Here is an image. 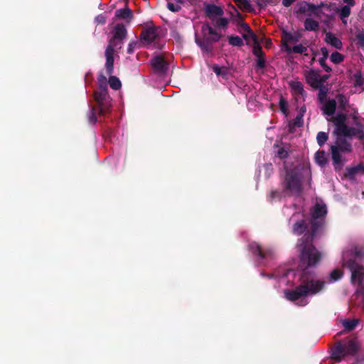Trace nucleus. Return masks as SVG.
Segmentation results:
<instances>
[{
  "instance_id": "nucleus-1",
  "label": "nucleus",
  "mask_w": 364,
  "mask_h": 364,
  "mask_svg": "<svg viewBox=\"0 0 364 364\" xmlns=\"http://www.w3.org/2000/svg\"><path fill=\"white\" fill-rule=\"evenodd\" d=\"M316 236L315 234L306 232L297 240L299 267L303 268L299 277L300 284L294 289L284 291L287 299L291 301H299L301 306L306 305L307 302L304 301L306 296L315 295L325 287V282L316 279L314 274L308 270L309 267L315 266L321 259V253L313 244Z\"/></svg>"
},
{
  "instance_id": "nucleus-2",
  "label": "nucleus",
  "mask_w": 364,
  "mask_h": 364,
  "mask_svg": "<svg viewBox=\"0 0 364 364\" xmlns=\"http://www.w3.org/2000/svg\"><path fill=\"white\" fill-rule=\"evenodd\" d=\"M201 38L196 36V43L202 52L206 54L213 51V44L218 42L223 35L218 33L208 22H205L201 27Z\"/></svg>"
},
{
  "instance_id": "nucleus-3",
  "label": "nucleus",
  "mask_w": 364,
  "mask_h": 364,
  "mask_svg": "<svg viewBox=\"0 0 364 364\" xmlns=\"http://www.w3.org/2000/svg\"><path fill=\"white\" fill-rule=\"evenodd\" d=\"M335 144L331 146L333 165L336 171L338 172L343 168L345 159L342 158L341 153H350L352 145L345 139L344 136L336 135Z\"/></svg>"
},
{
  "instance_id": "nucleus-4",
  "label": "nucleus",
  "mask_w": 364,
  "mask_h": 364,
  "mask_svg": "<svg viewBox=\"0 0 364 364\" xmlns=\"http://www.w3.org/2000/svg\"><path fill=\"white\" fill-rule=\"evenodd\" d=\"M98 90L94 92V99L99 107L100 114H107L111 111V97L108 94L107 77L102 73L98 77Z\"/></svg>"
},
{
  "instance_id": "nucleus-5",
  "label": "nucleus",
  "mask_w": 364,
  "mask_h": 364,
  "mask_svg": "<svg viewBox=\"0 0 364 364\" xmlns=\"http://www.w3.org/2000/svg\"><path fill=\"white\" fill-rule=\"evenodd\" d=\"M360 348L357 338H346L343 343L338 342L332 350L331 358L340 362L347 355H355Z\"/></svg>"
},
{
  "instance_id": "nucleus-6",
  "label": "nucleus",
  "mask_w": 364,
  "mask_h": 364,
  "mask_svg": "<svg viewBox=\"0 0 364 364\" xmlns=\"http://www.w3.org/2000/svg\"><path fill=\"white\" fill-rule=\"evenodd\" d=\"M282 186L287 196H300L303 191L301 174L296 169L287 170Z\"/></svg>"
},
{
  "instance_id": "nucleus-7",
  "label": "nucleus",
  "mask_w": 364,
  "mask_h": 364,
  "mask_svg": "<svg viewBox=\"0 0 364 364\" xmlns=\"http://www.w3.org/2000/svg\"><path fill=\"white\" fill-rule=\"evenodd\" d=\"M353 252L350 251L343 252L342 255L343 266L348 267L351 272V282L361 285L364 277V267L357 263L353 259H348Z\"/></svg>"
},
{
  "instance_id": "nucleus-8",
  "label": "nucleus",
  "mask_w": 364,
  "mask_h": 364,
  "mask_svg": "<svg viewBox=\"0 0 364 364\" xmlns=\"http://www.w3.org/2000/svg\"><path fill=\"white\" fill-rule=\"evenodd\" d=\"M327 213L326 206L316 203L311 210V228L309 233L316 235L318 232L323 227L325 224V216Z\"/></svg>"
},
{
  "instance_id": "nucleus-9",
  "label": "nucleus",
  "mask_w": 364,
  "mask_h": 364,
  "mask_svg": "<svg viewBox=\"0 0 364 364\" xmlns=\"http://www.w3.org/2000/svg\"><path fill=\"white\" fill-rule=\"evenodd\" d=\"M127 34V31L125 26L123 23H117L114 28L113 36L109 40L108 46L114 48L121 46Z\"/></svg>"
},
{
  "instance_id": "nucleus-10",
  "label": "nucleus",
  "mask_w": 364,
  "mask_h": 364,
  "mask_svg": "<svg viewBox=\"0 0 364 364\" xmlns=\"http://www.w3.org/2000/svg\"><path fill=\"white\" fill-rule=\"evenodd\" d=\"M311 220L308 218H303L296 220L291 227V232L294 235L299 236L304 235L310 231Z\"/></svg>"
},
{
  "instance_id": "nucleus-11",
  "label": "nucleus",
  "mask_w": 364,
  "mask_h": 364,
  "mask_svg": "<svg viewBox=\"0 0 364 364\" xmlns=\"http://www.w3.org/2000/svg\"><path fill=\"white\" fill-rule=\"evenodd\" d=\"M358 128L356 129L355 127H348V125L346 126L345 129L343 128L341 132H339L337 135H341L344 136L345 137H356L359 139L360 140L364 139V131H363V126L360 124H356Z\"/></svg>"
},
{
  "instance_id": "nucleus-12",
  "label": "nucleus",
  "mask_w": 364,
  "mask_h": 364,
  "mask_svg": "<svg viewBox=\"0 0 364 364\" xmlns=\"http://www.w3.org/2000/svg\"><path fill=\"white\" fill-rule=\"evenodd\" d=\"M204 13L205 16L215 21L218 16H223L224 14L223 9L213 4H205L204 5Z\"/></svg>"
},
{
  "instance_id": "nucleus-13",
  "label": "nucleus",
  "mask_w": 364,
  "mask_h": 364,
  "mask_svg": "<svg viewBox=\"0 0 364 364\" xmlns=\"http://www.w3.org/2000/svg\"><path fill=\"white\" fill-rule=\"evenodd\" d=\"M151 65L154 72L159 74H165L168 68V63L163 56L156 55L151 60Z\"/></svg>"
},
{
  "instance_id": "nucleus-14",
  "label": "nucleus",
  "mask_w": 364,
  "mask_h": 364,
  "mask_svg": "<svg viewBox=\"0 0 364 364\" xmlns=\"http://www.w3.org/2000/svg\"><path fill=\"white\" fill-rule=\"evenodd\" d=\"M114 48L111 46H107L105 49V68L107 71V74L109 75H112L114 72Z\"/></svg>"
},
{
  "instance_id": "nucleus-15",
  "label": "nucleus",
  "mask_w": 364,
  "mask_h": 364,
  "mask_svg": "<svg viewBox=\"0 0 364 364\" xmlns=\"http://www.w3.org/2000/svg\"><path fill=\"white\" fill-rule=\"evenodd\" d=\"M158 34L154 27H146L144 28L141 34L140 39L142 42L151 44L157 38Z\"/></svg>"
},
{
  "instance_id": "nucleus-16",
  "label": "nucleus",
  "mask_w": 364,
  "mask_h": 364,
  "mask_svg": "<svg viewBox=\"0 0 364 364\" xmlns=\"http://www.w3.org/2000/svg\"><path fill=\"white\" fill-rule=\"evenodd\" d=\"M250 250L253 255H257L260 259H265L272 255L270 250H264L259 244L256 242H252L249 245Z\"/></svg>"
},
{
  "instance_id": "nucleus-17",
  "label": "nucleus",
  "mask_w": 364,
  "mask_h": 364,
  "mask_svg": "<svg viewBox=\"0 0 364 364\" xmlns=\"http://www.w3.org/2000/svg\"><path fill=\"white\" fill-rule=\"evenodd\" d=\"M306 82L314 89H318L321 87L320 75L314 70H311L306 75Z\"/></svg>"
},
{
  "instance_id": "nucleus-18",
  "label": "nucleus",
  "mask_w": 364,
  "mask_h": 364,
  "mask_svg": "<svg viewBox=\"0 0 364 364\" xmlns=\"http://www.w3.org/2000/svg\"><path fill=\"white\" fill-rule=\"evenodd\" d=\"M346 114L344 113H338L334 117H333V122L335 125V130L333 134L337 135L347 125L346 124Z\"/></svg>"
},
{
  "instance_id": "nucleus-19",
  "label": "nucleus",
  "mask_w": 364,
  "mask_h": 364,
  "mask_svg": "<svg viewBox=\"0 0 364 364\" xmlns=\"http://www.w3.org/2000/svg\"><path fill=\"white\" fill-rule=\"evenodd\" d=\"M300 36L299 35H293L291 33L283 30L282 32V43L287 48V46H289V43H296L299 41Z\"/></svg>"
},
{
  "instance_id": "nucleus-20",
  "label": "nucleus",
  "mask_w": 364,
  "mask_h": 364,
  "mask_svg": "<svg viewBox=\"0 0 364 364\" xmlns=\"http://www.w3.org/2000/svg\"><path fill=\"white\" fill-rule=\"evenodd\" d=\"M323 106V113L328 116H332L336 109V100L335 99H329L324 102Z\"/></svg>"
},
{
  "instance_id": "nucleus-21",
  "label": "nucleus",
  "mask_w": 364,
  "mask_h": 364,
  "mask_svg": "<svg viewBox=\"0 0 364 364\" xmlns=\"http://www.w3.org/2000/svg\"><path fill=\"white\" fill-rule=\"evenodd\" d=\"M325 41L327 43L337 49L341 50L343 48L341 41L331 32L326 33Z\"/></svg>"
},
{
  "instance_id": "nucleus-22",
  "label": "nucleus",
  "mask_w": 364,
  "mask_h": 364,
  "mask_svg": "<svg viewBox=\"0 0 364 364\" xmlns=\"http://www.w3.org/2000/svg\"><path fill=\"white\" fill-rule=\"evenodd\" d=\"M358 174H364V165L360 164L353 167L346 168V176L349 178H353Z\"/></svg>"
},
{
  "instance_id": "nucleus-23",
  "label": "nucleus",
  "mask_w": 364,
  "mask_h": 364,
  "mask_svg": "<svg viewBox=\"0 0 364 364\" xmlns=\"http://www.w3.org/2000/svg\"><path fill=\"white\" fill-rule=\"evenodd\" d=\"M115 16L129 21L133 18L132 11L126 7L124 9H118L115 11Z\"/></svg>"
},
{
  "instance_id": "nucleus-24",
  "label": "nucleus",
  "mask_w": 364,
  "mask_h": 364,
  "mask_svg": "<svg viewBox=\"0 0 364 364\" xmlns=\"http://www.w3.org/2000/svg\"><path fill=\"white\" fill-rule=\"evenodd\" d=\"M304 28L306 31H316L319 28V23L311 18H307L304 21Z\"/></svg>"
},
{
  "instance_id": "nucleus-25",
  "label": "nucleus",
  "mask_w": 364,
  "mask_h": 364,
  "mask_svg": "<svg viewBox=\"0 0 364 364\" xmlns=\"http://www.w3.org/2000/svg\"><path fill=\"white\" fill-rule=\"evenodd\" d=\"M315 161L321 167L326 166L328 164L326 152L323 150H318L315 154Z\"/></svg>"
},
{
  "instance_id": "nucleus-26",
  "label": "nucleus",
  "mask_w": 364,
  "mask_h": 364,
  "mask_svg": "<svg viewBox=\"0 0 364 364\" xmlns=\"http://www.w3.org/2000/svg\"><path fill=\"white\" fill-rule=\"evenodd\" d=\"M360 322V319H345L342 321V324L345 331L348 332L353 331Z\"/></svg>"
},
{
  "instance_id": "nucleus-27",
  "label": "nucleus",
  "mask_w": 364,
  "mask_h": 364,
  "mask_svg": "<svg viewBox=\"0 0 364 364\" xmlns=\"http://www.w3.org/2000/svg\"><path fill=\"white\" fill-rule=\"evenodd\" d=\"M214 23V26L215 28L225 30L228 27L229 19L223 16H218Z\"/></svg>"
},
{
  "instance_id": "nucleus-28",
  "label": "nucleus",
  "mask_w": 364,
  "mask_h": 364,
  "mask_svg": "<svg viewBox=\"0 0 364 364\" xmlns=\"http://www.w3.org/2000/svg\"><path fill=\"white\" fill-rule=\"evenodd\" d=\"M351 7L350 6L344 5L341 9H337L336 12L339 14V17L343 22L346 23L345 19L350 15Z\"/></svg>"
},
{
  "instance_id": "nucleus-29",
  "label": "nucleus",
  "mask_w": 364,
  "mask_h": 364,
  "mask_svg": "<svg viewBox=\"0 0 364 364\" xmlns=\"http://www.w3.org/2000/svg\"><path fill=\"white\" fill-rule=\"evenodd\" d=\"M336 103H338V108L342 111H346L348 106V100L343 94H338L336 95Z\"/></svg>"
},
{
  "instance_id": "nucleus-30",
  "label": "nucleus",
  "mask_w": 364,
  "mask_h": 364,
  "mask_svg": "<svg viewBox=\"0 0 364 364\" xmlns=\"http://www.w3.org/2000/svg\"><path fill=\"white\" fill-rule=\"evenodd\" d=\"M304 124L303 117L297 115L292 121L289 123V129L292 132L296 127H301Z\"/></svg>"
},
{
  "instance_id": "nucleus-31",
  "label": "nucleus",
  "mask_w": 364,
  "mask_h": 364,
  "mask_svg": "<svg viewBox=\"0 0 364 364\" xmlns=\"http://www.w3.org/2000/svg\"><path fill=\"white\" fill-rule=\"evenodd\" d=\"M306 50L307 48L301 44L294 46L292 48L290 47L289 46H287V48H285V51L287 52L288 53H294L302 54L305 53Z\"/></svg>"
},
{
  "instance_id": "nucleus-32",
  "label": "nucleus",
  "mask_w": 364,
  "mask_h": 364,
  "mask_svg": "<svg viewBox=\"0 0 364 364\" xmlns=\"http://www.w3.org/2000/svg\"><path fill=\"white\" fill-rule=\"evenodd\" d=\"M253 42V48H252V53L254 55L257 57L264 56V53L262 50V46L259 43L258 38L256 37V38L252 39Z\"/></svg>"
},
{
  "instance_id": "nucleus-33",
  "label": "nucleus",
  "mask_w": 364,
  "mask_h": 364,
  "mask_svg": "<svg viewBox=\"0 0 364 364\" xmlns=\"http://www.w3.org/2000/svg\"><path fill=\"white\" fill-rule=\"evenodd\" d=\"M237 6L242 10L245 11H251L252 10V5L248 0H233Z\"/></svg>"
},
{
  "instance_id": "nucleus-34",
  "label": "nucleus",
  "mask_w": 364,
  "mask_h": 364,
  "mask_svg": "<svg viewBox=\"0 0 364 364\" xmlns=\"http://www.w3.org/2000/svg\"><path fill=\"white\" fill-rule=\"evenodd\" d=\"M287 196V193L284 191H271L269 196H268V200L269 201H273L275 199L281 200L282 197Z\"/></svg>"
},
{
  "instance_id": "nucleus-35",
  "label": "nucleus",
  "mask_w": 364,
  "mask_h": 364,
  "mask_svg": "<svg viewBox=\"0 0 364 364\" xmlns=\"http://www.w3.org/2000/svg\"><path fill=\"white\" fill-rule=\"evenodd\" d=\"M108 83L110 87L114 90H119L122 87V83L119 79L114 75H109Z\"/></svg>"
},
{
  "instance_id": "nucleus-36",
  "label": "nucleus",
  "mask_w": 364,
  "mask_h": 364,
  "mask_svg": "<svg viewBox=\"0 0 364 364\" xmlns=\"http://www.w3.org/2000/svg\"><path fill=\"white\" fill-rule=\"evenodd\" d=\"M291 87L299 95L301 96H304L306 95V92L304 90L303 84L299 81H294L291 83Z\"/></svg>"
},
{
  "instance_id": "nucleus-37",
  "label": "nucleus",
  "mask_w": 364,
  "mask_h": 364,
  "mask_svg": "<svg viewBox=\"0 0 364 364\" xmlns=\"http://www.w3.org/2000/svg\"><path fill=\"white\" fill-rule=\"evenodd\" d=\"M100 109H99V107L97 106V107H95V106H92L90 107V113H89V116H88V119H89V122L90 123H92V124H95L97 121V112H98L99 115H101L99 112ZM106 114H105L104 115H105Z\"/></svg>"
},
{
  "instance_id": "nucleus-38",
  "label": "nucleus",
  "mask_w": 364,
  "mask_h": 364,
  "mask_svg": "<svg viewBox=\"0 0 364 364\" xmlns=\"http://www.w3.org/2000/svg\"><path fill=\"white\" fill-rule=\"evenodd\" d=\"M228 43L232 46L241 47L243 46L242 39L238 36H228Z\"/></svg>"
},
{
  "instance_id": "nucleus-39",
  "label": "nucleus",
  "mask_w": 364,
  "mask_h": 364,
  "mask_svg": "<svg viewBox=\"0 0 364 364\" xmlns=\"http://www.w3.org/2000/svg\"><path fill=\"white\" fill-rule=\"evenodd\" d=\"M308 9H309L308 2L306 1H300L299 4H297L296 9L294 11V13L304 14L306 11H308Z\"/></svg>"
},
{
  "instance_id": "nucleus-40",
  "label": "nucleus",
  "mask_w": 364,
  "mask_h": 364,
  "mask_svg": "<svg viewBox=\"0 0 364 364\" xmlns=\"http://www.w3.org/2000/svg\"><path fill=\"white\" fill-rule=\"evenodd\" d=\"M213 70L218 76H222L223 77H226L228 70L225 67H220L218 65H214L213 66Z\"/></svg>"
},
{
  "instance_id": "nucleus-41",
  "label": "nucleus",
  "mask_w": 364,
  "mask_h": 364,
  "mask_svg": "<svg viewBox=\"0 0 364 364\" xmlns=\"http://www.w3.org/2000/svg\"><path fill=\"white\" fill-rule=\"evenodd\" d=\"M328 139V133H326L324 132H319L316 135V141L320 146L324 145V144L327 141Z\"/></svg>"
},
{
  "instance_id": "nucleus-42",
  "label": "nucleus",
  "mask_w": 364,
  "mask_h": 364,
  "mask_svg": "<svg viewBox=\"0 0 364 364\" xmlns=\"http://www.w3.org/2000/svg\"><path fill=\"white\" fill-rule=\"evenodd\" d=\"M318 100L321 103L326 102L327 97L328 89L325 86H321L318 87Z\"/></svg>"
},
{
  "instance_id": "nucleus-43",
  "label": "nucleus",
  "mask_w": 364,
  "mask_h": 364,
  "mask_svg": "<svg viewBox=\"0 0 364 364\" xmlns=\"http://www.w3.org/2000/svg\"><path fill=\"white\" fill-rule=\"evenodd\" d=\"M355 77V86L364 90V77H363L361 73H356Z\"/></svg>"
},
{
  "instance_id": "nucleus-44",
  "label": "nucleus",
  "mask_w": 364,
  "mask_h": 364,
  "mask_svg": "<svg viewBox=\"0 0 364 364\" xmlns=\"http://www.w3.org/2000/svg\"><path fill=\"white\" fill-rule=\"evenodd\" d=\"M343 59V55L337 51L333 52L331 55V60L335 64L341 63Z\"/></svg>"
},
{
  "instance_id": "nucleus-45",
  "label": "nucleus",
  "mask_w": 364,
  "mask_h": 364,
  "mask_svg": "<svg viewBox=\"0 0 364 364\" xmlns=\"http://www.w3.org/2000/svg\"><path fill=\"white\" fill-rule=\"evenodd\" d=\"M279 108H280L281 112L284 114L287 115V114H288V102L283 97V96H281L279 98Z\"/></svg>"
},
{
  "instance_id": "nucleus-46",
  "label": "nucleus",
  "mask_w": 364,
  "mask_h": 364,
  "mask_svg": "<svg viewBox=\"0 0 364 364\" xmlns=\"http://www.w3.org/2000/svg\"><path fill=\"white\" fill-rule=\"evenodd\" d=\"M238 26H240L245 33H250V36L252 37V39H255L256 37H257L247 23H241V24L238 25Z\"/></svg>"
},
{
  "instance_id": "nucleus-47",
  "label": "nucleus",
  "mask_w": 364,
  "mask_h": 364,
  "mask_svg": "<svg viewBox=\"0 0 364 364\" xmlns=\"http://www.w3.org/2000/svg\"><path fill=\"white\" fill-rule=\"evenodd\" d=\"M308 11L316 16H320L321 14V10H318V6L314 4L308 2Z\"/></svg>"
},
{
  "instance_id": "nucleus-48",
  "label": "nucleus",
  "mask_w": 364,
  "mask_h": 364,
  "mask_svg": "<svg viewBox=\"0 0 364 364\" xmlns=\"http://www.w3.org/2000/svg\"><path fill=\"white\" fill-rule=\"evenodd\" d=\"M343 275L341 270L336 269L333 270L330 274L331 279L333 281H337L340 279Z\"/></svg>"
},
{
  "instance_id": "nucleus-49",
  "label": "nucleus",
  "mask_w": 364,
  "mask_h": 364,
  "mask_svg": "<svg viewBox=\"0 0 364 364\" xmlns=\"http://www.w3.org/2000/svg\"><path fill=\"white\" fill-rule=\"evenodd\" d=\"M356 45L358 47L364 48V33L359 32L355 36Z\"/></svg>"
},
{
  "instance_id": "nucleus-50",
  "label": "nucleus",
  "mask_w": 364,
  "mask_h": 364,
  "mask_svg": "<svg viewBox=\"0 0 364 364\" xmlns=\"http://www.w3.org/2000/svg\"><path fill=\"white\" fill-rule=\"evenodd\" d=\"M276 156L281 159H285L288 157L289 154L285 149L279 148L276 154Z\"/></svg>"
},
{
  "instance_id": "nucleus-51",
  "label": "nucleus",
  "mask_w": 364,
  "mask_h": 364,
  "mask_svg": "<svg viewBox=\"0 0 364 364\" xmlns=\"http://www.w3.org/2000/svg\"><path fill=\"white\" fill-rule=\"evenodd\" d=\"M266 66V60L264 56L257 57V68L263 69Z\"/></svg>"
},
{
  "instance_id": "nucleus-52",
  "label": "nucleus",
  "mask_w": 364,
  "mask_h": 364,
  "mask_svg": "<svg viewBox=\"0 0 364 364\" xmlns=\"http://www.w3.org/2000/svg\"><path fill=\"white\" fill-rule=\"evenodd\" d=\"M232 8L234 9L235 11L236 12V16H235V21L238 26V25L241 24V23L245 22L243 21V16L234 6H232Z\"/></svg>"
},
{
  "instance_id": "nucleus-53",
  "label": "nucleus",
  "mask_w": 364,
  "mask_h": 364,
  "mask_svg": "<svg viewBox=\"0 0 364 364\" xmlns=\"http://www.w3.org/2000/svg\"><path fill=\"white\" fill-rule=\"evenodd\" d=\"M326 59L321 58L318 60V62H319V64L321 65V66L324 69V70L326 72L329 73L331 71V68L326 64Z\"/></svg>"
},
{
  "instance_id": "nucleus-54",
  "label": "nucleus",
  "mask_w": 364,
  "mask_h": 364,
  "mask_svg": "<svg viewBox=\"0 0 364 364\" xmlns=\"http://www.w3.org/2000/svg\"><path fill=\"white\" fill-rule=\"evenodd\" d=\"M138 44H139V43L137 41H134L130 42L128 45L127 53L129 54L133 53L134 49L136 48V47Z\"/></svg>"
},
{
  "instance_id": "nucleus-55",
  "label": "nucleus",
  "mask_w": 364,
  "mask_h": 364,
  "mask_svg": "<svg viewBox=\"0 0 364 364\" xmlns=\"http://www.w3.org/2000/svg\"><path fill=\"white\" fill-rule=\"evenodd\" d=\"M353 254L356 257H364V250L363 248L355 247Z\"/></svg>"
},
{
  "instance_id": "nucleus-56",
  "label": "nucleus",
  "mask_w": 364,
  "mask_h": 364,
  "mask_svg": "<svg viewBox=\"0 0 364 364\" xmlns=\"http://www.w3.org/2000/svg\"><path fill=\"white\" fill-rule=\"evenodd\" d=\"M95 20L99 24L103 25L106 23V17L102 14H100L96 16Z\"/></svg>"
},
{
  "instance_id": "nucleus-57",
  "label": "nucleus",
  "mask_w": 364,
  "mask_h": 364,
  "mask_svg": "<svg viewBox=\"0 0 364 364\" xmlns=\"http://www.w3.org/2000/svg\"><path fill=\"white\" fill-rule=\"evenodd\" d=\"M357 294L362 296V302L364 307V286L360 287V288L357 290Z\"/></svg>"
},
{
  "instance_id": "nucleus-58",
  "label": "nucleus",
  "mask_w": 364,
  "mask_h": 364,
  "mask_svg": "<svg viewBox=\"0 0 364 364\" xmlns=\"http://www.w3.org/2000/svg\"><path fill=\"white\" fill-rule=\"evenodd\" d=\"M321 53H322V57L321 58H324V59H327L328 57V49L326 48H321Z\"/></svg>"
},
{
  "instance_id": "nucleus-59",
  "label": "nucleus",
  "mask_w": 364,
  "mask_h": 364,
  "mask_svg": "<svg viewBox=\"0 0 364 364\" xmlns=\"http://www.w3.org/2000/svg\"><path fill=\"white\" fill-rule=\"evenodd\" d=\"M242 38L247 41L248 44L250 41H252V37L250 36V33H242Z\"/></svg>"
},
{
  "instance_id": "nucleus-60",
  "label": "nucleus",
  "mask_w": 364,
  "mask_h": 364,
  "mask_svg": "<svg viewBox=\"0 0 364 364\" xmlns=\"http://www.w3.org/2000/svg\"><path fill=\"white\" fill-rule=\"evenodd\" d=\"M295 1V0H282V5L285 7H289Z\"/></svg>"
},
{
  "instance_id": "nucleus-61",
  "label": "nucleus",
  "mask_w": 364,
  "mask_h": 364,
  "mask_svg": "<svg viewBox=\"0 0 364 364\" xmlns=\"http://www.w3.org/2000/svg\"><path fill=\"white\" fill-rule=\"evenodd\" d=\"M306 107L305 105H303L300 107L299 114L297 115H301V117H304V115L306 113Z\"/></svg>"
},
{
  "instance_id": "nucleus-62",
  "label": "nucleus",
  "mask_w": 364,
  "mask_h": 364,
  "mask_svg": "<svg viewBox=\"0 0 364 364\" xmlns=\"http://www.w3.org/2000/svg\"><path fill=\"white\" fill-rule=\"evenodd\" d=\"M329 77L328 75H320L321 86H323V83L325 82Z\"/></svg>"
},
{
  "instance_id": "nucleus-63",
  "label": "nucleus",
  "mask_w": 364,
  "mask_h": 364,
  "mask_svg": "<svg viewBox=\"0 0 364 364\" xmlns=\"http://www.w3.org/2000/svg\"><path fill=\"white\" fill-rule=\"evenodd\" d=\"M343 1L346 4V5L354 6L355 5V0H343Z\"/></svg>"
},
{
  "instance_id": "nucleus-64",
  "label": "nucleus",
  "mask_w": 364,
  "mask_h": 364,
  "mask_svg": "<svg viewBox=\"0 0 364 364\" xmlns=\"http://www.w3.org/2000/svg\"><path fill=\"white\" fill-rule=\"evenodd\" d=\"M318 6V10H321V8H329V6H328L326 4L323 2H321L319 4L316 5Z\"/></svg>"
}]
</instances>
